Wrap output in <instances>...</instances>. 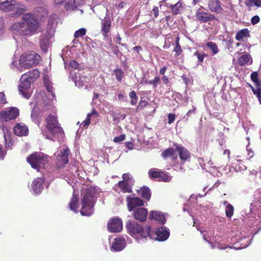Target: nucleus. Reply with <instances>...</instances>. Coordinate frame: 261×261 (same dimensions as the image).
<instances>
[{
    "label": "nucleus",
    "mask_w": 261,
    "mask_h": 261,
    "mask_svg": "<svg viewBox=\"0 0 261 261\" xmlns=\"http://www.w3.org/2000/svg\"><path fill=\"white\" fill-rule=\"evenodd\" d=\"M22 22L13 24L11 28L21 35L34 33L40 26V21L38 17H22Z\"/></svg>",
    "instance_id": "f257e3e1"
},
{
    "label": "nucleus",
    "mask_w": 261,
    "mask_h": 261,
    "mask_svg": "<svg viewBox=\"0 0 261 261\" xmlns=\"http://www.w3.org/2000/svg\"><path fill=\"white\" fill-rule=\"evenodd\" d=\"M126 227L128 232L133 237L138 238V239L152 238L150 225H146L143 227L137 222L129 220L126 223Z\"/></svg>",
    "instance_id": "f03ea898"
},
{
    "label": "nucleus",
    "mask_w": 261,
    "mask_h": 261,
    "mask_svg": "<svg viewBox=\"0 0 261 261\" xmlns=\"http://www.w3.org/2000/svg\"><path fill=\"white\" fill-rule=\"evenodd\" d=\"M95 191L92 188H87L81 200L82 208L80 213L82 216H90L93 214L95 205Z\"/></svg>",
    "instance_id": "7ed1b4c3"
},
{
    "label": "nucleus",
    "mask_w": 261,
    "mask_h": 261,
    "mask_svg": "<svg viewBox=\"0 0 261 261\" xmlns=\"http://www.w3.org/2000/svg\"><path fill=\"white\" fill-rule=\"evenodd\" d=\"M122 180L119 181L114 186L113 190L117 192L131 193L133 192L132 187L135 183L133 175L129 172L123 173L122 175Z\"/></svg>",
    "instance_id": "20e7f679"
},
{
    "label": "nucleus",
    "mask_w": 261,
    "mask_h": 261,
    "mask_svg": "<svg viewBox=\"0 0 261 261\" xmlns=\"http://www.w3.org/2000/svg\"><path fill=\"white\" fill-rule=\"evenodd\" d=\"M27 161L32 168L38 171L44 168L48 162L47 155L40 152H36L31 154L28 156Z\"/></svg>",
    "instance_id": "39448f33"
},
{
    "label": "nucleus",
    "mask_w": 261,
    "mask_h": 261,
    "mask_svg": "<svg viewBox=\"0 0 261 261\" xmlns=\"http://www.w3.org/2000/svg\"><path fill=\"white\" fill-rule=\"evenodd\" d=\"M46 127L53 136L64 135V130L59 122L57 115L49 114L45 118Z\"/></svg>",
    "instance_id": "423d86ee"
},
{
    "label": "nucleus",
    "mask_w": 261,
    "mask_h": 261,
    "mask_svg": "<svg viewBox=\"0 0 261 261\" xmlns=\"http://www.w3.org/2000/svg\"><path fill=\"white\" fill-rule=\"evenodd\" d=\"M41 59V56L37 54H29L22 55L19 61L22 67L30 68L37 65Z\"/></svg>",
    "instance_id": "0eeeda50"
},
{
    "label": "nucleus",
    "mask_w": 261,
    "mask_h": 261,
    "mask_svg": "<svg viewBox=\"0 0 261 261\" xmlns=\"http://www.w3.org/2000/svg\"><path fill=\"white\" fill-rule=\"evenodd\" d=\"M148 175L150 179L158 181L169 182L171 179L170 174L158 168H151L148 171Z\"/></svg>",
    "instance_id": "6e6552de"
},
{
    "label": "nucleus",
    "mask_w": 261,
    "mask_h": 261,
    "mask_svg": "<svg viewBox=\"0 0 261 261\" xmlns=\"http://www.w3.org/2000/svg\"><path fill=\"white\" fill-rule=\"evenodd\" d=\"M31 81L28 78H25L22 75L21 79V83L19 86V91L22 96L28 99L31 96L32 93L30 90Z\"/></svg>",
    "instance_id": "1a4fd4ad"
},
{
    "label": "nucleus",
    "mask_w": 261,
    "mask_h": 261,
    "mask_svg": "<svg viewBox=\"0 0 261 261\" xmlns=\"http://www.w3.org/2000/svg\"><path fill=\"white\" fill-rule=\"evenodd\" d=\"M19 114L18 109L17 108H11L9 110L0 112V117L4 121H9L16 118Z\"/></svg>",
    "instance_id": "9d476101"
},
{
    "label": "nucleus",
    "mask_w": 261,
    "mask_h": 261,
    "mask_svg": "<svg viewBox=\"0 0 261 261\" xmlns=\"http://www.w3.org/2000/svg\"><path fill=\"white\" fill-rule=\"evenodd\" d=\"M70 153V150L68 148H65L63 151H61L57 156L56 167L58 168L64 167L68 162V156Z\"/></svg>",
    "instance_id": "9b49d317"
},
{
    "label": "nucleus",
    "mask_w": 261,
    "mask_h": 261,
    "mask_svg": "<svg viewBox=\"0 0 261 261\" xmlns=\"http://www.w3.org/2000/svg\"><path fill=\"white\" fill-rule=\"evenodd\" d=\"M107 227L111 232H120L122 229V221L118 218L110 219L108 222Z\"/></svg>",
    "instance_id": "f8f14e48"
},
{
    "label": "nucleus",
    "mask_w": 261,
    "mask_h": 261,
    "mask_svg": "<svg viewBox=\"0 0 261 261\" xmlns=\"http://www.w3.org/2000/svg\"><path fill=\"white\" fill-rule=\"evenodd\" d=\"M45 182L44 177H37L33 180L31 185V189L35 194L41 193Z\"/></svg>",
    "instance_id": "ddd939ff"
},
{
    "label": "nucleus",
    "mask_w": 261,
    "mask_h": 261,
    "mask_svg": "<svg viewBox=\"0 0 261 261\" xmlns=\"http://www.w3.org/2000/svg\"><path fill=\"white\" fill-rule=\"evenodd\" d=\"M147 214V210L144 207H137L133 211V216L134 218L141 222L146 221Z\"/></svg>",
    "instance_id": "4468645a"
},
{
    "label": "nucleus",
    "mask_w": 261,
    "mask_h": 261,
    "mask_svg": "<svg viewBox=\"0 0 261 261\" xmlns=\"http://www.w3.org/2000/svg\"><path fill=\"white\" fill-rule=\"evenodd\" d=\"M112 19L111 17H103L101 21V32L105 38L108 36L112 26Z\"/></svg>",
    "instance_id": "2eb2a0df"
},
{
    "label": "nucleus",
    "mask_w": 261,
    "mask_h": 261,
    "mask_svg": "<svg viewBox=\"0 0 261 261\" xmlns=\"http://www.w3.org/2000/svg\"><path fill=\"white\" fill-rule=\"evenodd\" d=\"M173 146L178 152L179 158L182 163H184L190 157V151L185 147L178 145L177 143H173Z\"/></svg>",
    "instance_id": "dca6fc26"
},
{
    "label": "nucleus",
    "mask_w": 261,
    "mask_h": 261,
    "mask_svg": "<svg viewBox=\"0 0 261 261\" xmlns=\"http://www.w3.org/2000/svg\"><path fill=\"white\" fill-rule=\"evenodd\" d=\"M127 207L129 211L131 212L138 206L144 205L143 201L138 197H128L127 198Z\"/></svg>",
    "instance_id": "f3484780"
},
{
    "label": "nucleus",
    "mask_w": 261,
    "mask_h": 261,
    "mask_svg": "<svg viewBox=\"0 0 261 261\" xmlns=\"http://www.w3.org/2000/svg\"><path fill=\"white\" fill-rule=\"evenodd\" d=\"M13 130L14 134L20 137L27 136L29 133L28 126L23 123H16Z\"/></svg>",
    "instance_id": "a211bd4d"
},
{
    "label": "nucleus",
    "mask_w": 261,
    "mask_h": 261,
    "mask_svg": "<svg viewBox=\"0 0 261 261\" xmlns=\"http://www.w3.org/2000/svg\"><path fill=\"white\" fill-rule=\"evenodd\" d=\"M155 234L156 239L160 241H164L169 237V231L166 227H159L156 229Z\"/></svg>",
    "instance_id": "6ab92c4d"
},
{
    "label": "nucleus",
    "mask_w": 261,
    "mask_h": 261,
    "mask_svg": "<svg viewBox=\"0 0 261 261\" xmlns=\"http://www.w3.org/2000/svg\"><path fill=\"white\" fill-rule=\"evenodd\" d=\"M125 245L126 241L124 238H117L112 244V248L115 251H119L124 248Z\"/></svg>",
    "instance_id": "aec40b11"
},
{
    "label": "nucleus",
    "mask_w": 261,
    "mask_h": 261,
    "mask_svg": "<svg viewBox=\"0 0 261 261\" xmlns=\"http://www.w3.org/2000/svg\"><path fill=\"white\" fill-rule=\"evenodd\" d=\"M84 4L83 0H70L65 4V9L67 11L74 10L78 7H80Z\"/></svg>",
    "instance_id": "412c9836"
},
{
    "label": "nucleus",
    "mask_w": 261,
    "mask_h": 261,
    "mask_svg": "<svg viewBox=\"0 0 261 261\" xmlns=\"http://www.w3.org/2000/svg\"><path fill=\"white\" fill-rule=\"evenodd\" d=\"M150 218L159 221L162 224L165 223L166 220L164 214L161 212L151 211L150 214Z\"/></svg>",
    "instance_id": "4be33fe9"
},
{
    "label": "nucleus",
    "mask_w": 261,
    "mask_h": 261,
    "mask_svg": "<svg viewBox=\"0 0 261 261\" xmlns=\"http://www.w3.org/2000/svg\"><path fill=\"white\" fill-rule=\"evenodd\" d=\"M15 1H6L0 3V9L6 12L14 10Z\"/></svg>",
    "instance_id": "5701e85b"
},
{
    "label": "nucleus",
    "mask_w": 261,
    "mask_h": 261,
    "mask_svg": "<svg viewBox=\"0 0 261 261\" xmlns=\"http://www.w3.org/2000/svg\"><path fill=\"white\" fill-rule=\"evenodd\" d=\"M34 14L31 13V12H28L27 13V16H46L48 15V12L47 10L43 7H38L35 9Z\"/></svg>",
    "instance_id": "b1692460"
},
{
    "label": "nucleus",
    "mask_w": 261,
    "mask_h": 261,
    "mask_svg": "<svg viewBox=\"0 0 261 261\" xmlns=\"http://www.w3.org/2000/svg\"><path fill=\"white\" fill-rule=\"evenodd\" d=\"M208 5L211 10L216 13L220 12L222 10L221 3L219 0H210Z\"/></svg>",
    "instance_id": "393cba45"
},
{
    "label": "nucleus",
    "mask_w": 261,
    "mask_h": 261,
    "mask_svg": "<svg viewBox=\"0 0 261 261\" xmlns=\"http://www.w3.org/2000/svg\"><path fill=\"white\" fill-rule=\"evenodd\" d=\"M138 192L141 194L143 198L149 200L151 197V191L150 189L146 186L142 187L140 190H137Z\"/></svg>",
    "instance_id": "a878e982"
},
{
    "label": "nucleus",
    "mask_w": 261,
    "mask_h": 261,
    "mask_svg": "<svg viewBox=\"0 0 261 261\" xmlns=\"http://www.w3.org/2000/svg\"><path fill=\"white\" fill-rule=\"evenodd\" d=\"M250 36L249 31L248 29L245 28L240 30L236 34L235 38L238 41L242 40L245 38H248Z\"/></svg>",
    "instance_id": "bb28decb"
},
{
    "label": "nucleus",
    "mask_w": 261,
    "mask_h": 261,
    "mask_svg": "<svg viewBox=\"0 0 261 261\" xmlns=\"http://www.w3.org/2000/svg\"><path fill=\"white\" fill-rule=\"evenodd\" d=\"M79 197L75 195H73L69 203V206L70 210L74 212L75 213L77 212Z\"/></svg>",
    "instance_id": "cd10ccee"
},
{
    "label": "nucleus",
    "mask_w": 261,
    "mask_h": 261,
    "mask_svg": "<svg viewBox=\"0 0 261 261\" xmlns=\"http://www.w3.org/2000/svg\"><path fill=\"white\" fill-rule=\"evenodd\" d=\"M15 13L18 15H22L25 14L26 15L28 11L27 8L25 6L19 4L15 3V9L14 10Z\"/></svg>",
    "instance_id": "c85d7f7f"
},
{
    "label": "nucleus",
    "mask_w": 261,
    "mask_h": 261,
    "mask_svg": "<svg viewBox=\"0 0 261 261\" xmlns=\"http://www.w3.org/2000/svg\"><path fill=\"white\" fill-rule=\"evenodd\" d=\"M94 116L95 118H97L99 116L98 113L95 109H93L91 113H89L87 115V118L83 122L82 124L83 127H88L90 123L91 117Z\"/></svg>",
    "instance_id": "c756f323"
},
{
    "label": "nucleus",
    "mask_w": 261,
    "mask_h": 261,
    "mask_svg": "<svg viewBox=\"0 0 261 261\" xmlns=\"http://www.w3.org/2000/svg\"><path fill=\"white\" fill-rule=\"evenodd\" d=\"M25 78H28L29 80L33 81L36 80L40 76V72L38 69H33L23 75Z\"/></svg>",
    "instance_id": "7c9ffc66"
},
{
    "label": "nucleus",
    "mask_w": 261,
    "mask_h": 261,
    "mask_svg": "<svg viewBox=\"0 0 261 261\" xmlns=\"http://www.w3.org/2000/svg\"><path fill=\"white\" fill-rule=\"evenodd\" d=\"M49 45L48 39L47 36L43 35L40 41V46L41 50L45 53L47 51Z\"/></svg>",
    "instance_id": "2f4dec72"
},
{
    "label": "nucleus",
    "mask_w": 261,
    "mask_h": 261,
    "mask_svg": "<svg viewBox=\"0 0 261 261\" xmlns=\"http://www.w3.org/2000/svg\"><path fill=\"white\" fill-rule=\"evenodd\" d=\"M251 58L249 54H245L241 56L238 59V62L240 66H244L247 64Z\"/></svg>",
    "instance_id": "473e14b6"
},
{
    "label": "nucleus",
    "mask_w": 261,
    "mask_h": 261,
    "mask_svg": "<svg viewBox=\"0 0 261 261\" xmlns=\"http://www.w3.org/2000/svg\"><path fill=\"white\" fill-rule=\"evenodd\" d=\"M176 151H177L176 148L174 149L173 148L170 147L165 150L162 153L161 155L164 158H167L169 156H172L175 154Z\"/></svg>",
    "instance_id": "72a5a7b5"
},
{
    "label": "nucleus",
    "mask_w": 261,
    "mask_h": 261,
    "mask_svg": "<svg viewBox=\"0 0 261 261\" xmlns=\"http://www.w3.org/2000/svg\"><path fill=\"white\" fill-rule=\"evenodd\" d=\"M173 51L175 52V56L176 57H178L182 51L179 44V37L178 36L176 38L175 46Z\"/></svg>",
    "instance_id": "f704fd0d"
},
{
    "label": "nucleus",
    "mask_w": 261,
    "mask_h": 261,
    "mask_svg": "<svg viewBox=\"0 0 261 261\" xmlns=\"http://www.w3.org/2000/svg\"><path fill=\"white\" fill-rule=\"evenodd\" d=\"M206 46L211 50L213 55H216L219 52L218 47L215 42H208L206 44Z\"/></svg>",
    "instance_id": "c9c22d12"
},
{
    "label": "nucleus",
    "mask_w": 261,
    "mask_h": 261,
    "mask_svg": "<svg viewBox=\"0 0 261 261\" xmlns=\"http://www.w3.org/2000/svg\"><path fill=\"white\" fill-rule=\"evenodd\" d=\"M160 83V78L158 76H156L152 80L147 81L144 82V84L147 85H151L153 86V88H156L158 85Z\"/></svg>",
    "instance_id": "e433bc0d"
},
{
    "label": "nucleus",
    "mask_w": 261,
    "mask_h": 261,
    "mask_svg": "<svg viewBox=\"0 0 261 261\" xmlns=\"http://www.w3.org/2000/svg\"><path fill=\"white\" fill-rule=\"evenodd\" d=\"M250 77L256 87L261 86V81L258 78L257 72H253L250 75Z\"/></svg>",
    "instance_id": "4c0bfd02"
},
{
    "label": "nucleus",
    "mask_w": 261,
    "mask_h": 261,
    "mask_svg": "<svg viewBox=\"0 0 261 261\" xmlns=\"http://www.w3.org/2000/svg\"><path fill=\"white\" fill-rule=\"evenodd\" d=\"M171 9L174 15L179 14L181 11V4L178 2L174 5L171 6Z\"/></svg>",
    "instance_id": "58836bf2"
},
{
    "label": "nucleus",
    "mask_w": 261,
    "mask_h": 261,
    "mask_svg": "<svg viewBox=\"0 0 261 261\" xmlns=\"http://www.w3.org/2000/svg\"><path fill=\"white\" fill-rule=\"evenodd\" d=\"M234 207L231 204H228L225 208V214L227 218H230L233 215Z\"/></svg>",
    "instance_id": "ea45409f"
},
{
    "label": "nucleus",
    "mask_w": 261,
    "mask_h": 261,
    "mask_svg": "<svg viewBox=\"0 0 261 261\" xmlns=\"http://www.w3.org/2000/svg\"><path fill=\"white\" fill-rule=\"evenodd\" d=\"M245 3L249 6H261V0H246Z\"/></svg>",
    "instance_id": "a19ab883"
},
{
    "label": "nucleus",
    "mask_w": 261,
    "mask_h": 261,
    "mask_svg": "<svg viewBox=\"0 0 261 261\" xmlns=\"http://www.w3.org/2000/svg\"><path fill=\"white\" fill-rule=\"evenodd\" d=\"M114 73L116 76L117 80L119 82H121L123 76V72L121 69L117 68L114 70Z\"/></svg>",
    "instance_id": "79ce46f5"
},
{
    "label": "nucleus",
    "mask_w": 261,
    "mask_h": 261,
    "mask_svg": "<svg viewBox=\"0 0 261 261\" xmlns=\"http://www.w3.org/2000/svg\"><path fill=\"white\" fill-rule=\"evenodd\" d=\"M129 96L132 99V100L130 101V104L132 106L136 105L138 101V97L136 95V92L135 91H132L129 93Z\"/></svg>",
    "instance_id": "37998d69"
},
{
    "label": "nucleus",
    "mask_w": 261,
    "mask_h": 261,
    "mask_svg": "<svg viewBox=\"0 0 261 261\" xmlns=\"http://www.w3.org/2000/svg\"><path fill=\"white\" fill-rule=\"evenodd\" d=\"M86 34V30L84 28H81L77 31H76L74 33V37L78 38L79 37H82L85 36Z\"/></svg>",
    "instance_id": "c03bdc74"
},
{
    "label": "nucleus",
    "mask_w": 261,
    "mask_h": 261,
    "mask_svg": "<svg viewBox=\"0 0 261 261\" xmlns=\"http://www.w3.org/2000/svg\"><path fill=\"white\" fill-rule=\"evenodd\" d=\"M39 109L37 107L34 106L31 113V117L33 119H36L38 118L39 113Z\"/></svg>",
    "instance_id": "a18cd8bd"
},
{
    "label": "nucleus",
    "mask_w": 261,
    "mask_h": 261,
    "mask_svg": "<svg viewBox=\"0 0 261 261\" xmlns=\"http://www.w3.org/2000/svg\"><path fill=\"white\" fill-rule=\"evenodd\" d=\"M55 110V107L51 105H45L43 107V108L42 109V111L43 112H49L50 111L53 112L54 113V110Z\"/></svg>",
    "instance_id": "49530a36"
},
{
    "label": "nucleus",
    "mask_w": 261,
    "mask_h": 261,
    "mask_svg": "<svg viewBox=\"0 0 261 261\" xmlns=\"http://www.w3.org/2000/svg\"><path fill=\"white\" fill-rule=\"evenodd\" d=\"M126 136L124 134L120 135L114 138L113 141L115 143H120L125 139Z\"/></svg>",
    "instance_id": "de8ad7c7"
},
{
    "label": "nucleus",
    "mask_w": 261,
    "mask_h": 261,
    "mask_svg": "<svg viewBox=\"0 0 261 261\" xmlns=\"http://www.w3.org/2000/svg\"><path fill=\"white\" fill-rule=\"evenodd\" d=\"M79 67V63L74 60L71 61L69 63V68H71L74 69H78Z\"/></svg>",
    "instance_id": "09e8293b"
},
{
    "label": "nucleus",
    "mask_w": 261,
    "mask_h": 261,
    "mask_svg": "<svg viewBox=\"0 0 261 261\" xmlns=\"http://www.w3.org/2000/svg\"><path fill=\"white\" fill-rule=\"evenodd\" d=\"M253 93L257 98L261 96V86H256V89H253Z\"/></svg>",
    "instance_id": "8fccbe9b"
},
{
    "label": "nucleus",
    "mask_w": 261,
    "mask_h": 261,
    "mask_svg": "<svg viewBox=\"0 0 261 261\" xmlns=\"http://www.w3.org/2000/svg\"><path fill=\"white\" fill-rule=\"evenodd\" d=\"M175 119V115L172 113H169L168 115V123L171 124L173 123Z\"/></svg>",
    "instance_id": "3c124183"
},
{
    "label": "nucleus",
    "mask_w": 261,
    "mask_h": 261,
    "mask_svg": "<svg viewBox=\"0 0 261 261\" xmlns=\"http://www.w3.org/2000/svg\"><path fill=\"white\" fill-rule=\"evenodd\" d=\"M194 56H196L197 57L198 62L200 63H202L203 62V58L201 54L199 53L198 51H196L194 54Z\"/></svg>",
    "instance_id": "603ef678"
},
{
    "label": "nucleus",
    "mask_w": 261,
    "mask_h": 261,
    "mask_svg": "<svg viewBox=\"0 0 261 261\" xmlns=\"http://www.w3.org/2000/svg\"><path fill=\"white\" fill-rule=\"evenodd\" d=\"M246 160L245 158H242L241 155H238L236 158V161L238 162L237 163V165L240 166L242 162H244Z\"/></svg>",
    "instance_id": "864d4df0"
},
{
    "label": "nucleus",
    "mask_w": 261,
    "mask_h": 261,
    "mask_svg": "<svg viewBox=\"0 0 261 261\" xmlns=\"http://www.w3.org/2000/svg\"><path fill=\"white\" fill-rule=\"evenodd\" d=\"M6 154V151H5L1 145L0 144V160H3Z\"/></svg>",
    "instance_id": "5fc2aeb1"
},
{
    "label": "nucleus",
    "mask_w": 261,
    "mask_h": 261,
    "mask_svg": "<svg viewBox=\"0 0 261 261\" xmlns=\"http://www.w3.org/2000/svg\"><path fill=\"white\" fill-rule=\"evenodd\" d=\"M45 85V87H46V90L48 92H49L50 93H53V90H54L53 86L51 85H50L48 82H46Z\"/></svg>",
    "instance_id": "6e6d98bb"
},
{
    "label": "nucleus",
    "mask_w": 261,
    "mask_h": 261,
    "mask_svg": "<svg viewBox=\"0 0 261 261\" xmlns=\"http://www.w3.org/2000/svg\"><path fill=\"white\" fill-rule=\"evenodd\" d=\"M148 105V102L147 101L144 100H141L139 102V105L138 106V108H144L146 107Z\"/></svg>",
    "instance_id": "4d7b16f0"
},
{
    "label": "nucleus",
    "mask_w": 261,
    "mask_h": 261,
    "mask_svg": "<svg viewBox=\"0 0 261 261\" xmlns=\"http://www.w3.org/2000/svg\"><path fill=\"white\" fill-rule=\"evenodd\" d=\"M207 145H208L206 141H204L203 142L200 143V145H199V148L200 150H201L202 149L203 151H204V147H205V149H207Z\"/></svg>",
    "instance_id": "13d9d810"
},
{
    "label": "nucleus",
    "mask_w": 261,
    "mask_h": 261,
    "mask_svg": "<svg viewBox=\"0 0 261 261\" xmlns=\"http://www.w3.org/2000/svg\"><path fill=\"white\" fill-rule=\"evenodd\" d=\"M214 17H198V20L201 22H207L210 20L211 18H214Z\"/></svg>",
    "instance_id": "bf43d9fd"
},
{
    "label": "nucleus",
    "mask_w": 261,
    "mask_h": 261,
    "mask_svg": "<svg viewBox=\"0 0 261 261\" xmlns=\"http://www.w3.org/2000/svg\"><path fill=\"white\" fill-rule=\"evenodd\" d=\"M251 23L254 25L259 21V17H251Z\"/></svg>",
    "instance_id": "052dcab7"
},
{
    "label": "nucleus",
    "mask_w": 261,
    "mask_h": 261,
    "mask_svg": "<svg viewBox=\"0 0 261 261\" xmlns=\"http://www.w3.org/2000/svg\"><path fill=\"white\" fill-rule=\"evenodd\" d=\"M167 69V67L166 66H164L161 68L160 70V73L162 75H164Z\"/></svg>",
    "instance_id": "680f3d73"
},
{
    "label": "nucleus",
    "mask_w": 261,
    "mask_h": 261,
    "mask_svg": "<svg viewBox=\"0 0 261 261\" xmlns=\"http://www.w3.org/2000/svg\"><path fill=\"white\" fill-rule=\"evenodd\" d=\"M125 145L127 148L132 149L133 147V144L130 142H127L125 143Z\"/></svg>",
    "instance_id": "e2e57ef3"
},
{
    "label": "nucleus",
    "mask_w": 261,
    "mask_h": 261,
    "mask_svg": "<svg viewBox=\"0 0 261 261\" xmlns=\"http://www.w3.org/2000/svg\"><path fill=\"white\" fill-rule=\"evenodd\" d=\"M195 111V108H194L193 110H189L188 113L186 114V116L188 117H190L192 113L194 114Z\"/></svg>",
    "instance_id": "0e129e2a"
},
{
    "label": "nucleus",
    "mask_w": 261,
    "mask_h": 261,
    "mask_svg": "<svg viewBox=\"0 0 261 261\" xmlns=\"http://www.w3.org/2000/svg\"><path fill=\"white\" fill-rule=\"evenodd\" d=\"M162 80L165 84H167L169 82L168 79L166 76H163L162 77Z\"/></svg>",
    "instance_id": "69168bd1"
},
{
    "label": "nucleus",
    "mask_w": 261,
    "mask_h": 261,
    "mask_svg": "<svg viewBox=\"0 0 261 261\" xmlns=\"http://www.w3.org/2000/svg\"><path fill=\"white\" fill-rule=\"evenodd\" d=\"M13 145V143L11 141H8L6 139V146L7 147H11Z\"/></svg>",
    "instance_id": "338daca9"
},
{
    "label": "nucleus",
    "mask_w": 261,
    "mask_h": 261,
    "mask_svg": "<svg viewBox=\"0 0 261 261\" xmlns=\"http://www.w3.org/2000/svg\"><path fill=\"white\" fill-rule=\"evenodd\" d=\"M142 49V47L140 46H136L134 47L133 50L135 51H136L137 52L139 53L140 50H141Z\"/></svg>",
    "instance_id": "774afa93"
}]
</instances>
